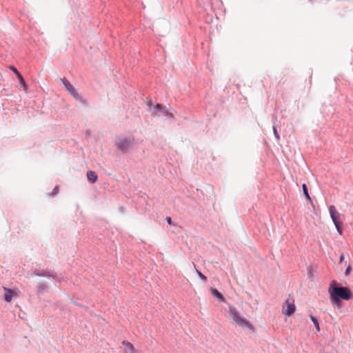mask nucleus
Returning <instances> with one entry per match:
<instances>
[{"label":"nucleus","instance_id":"obj_11","mask_svg":"<svg viewBox=\"0 0 353 353\" xmlns=\"http://www.w3.org/2000/svg\"><path fill=\"white\" fill-rule=\"evenodd\" d=\"M17 78L19 79V83L21 85V87L23 88V89L24 90V91L27 92V85H26V83L23 77H22V75L21 74L18 75Z\"/></svg>","mask_w":353,"mask_h":353},{"label":"nucleus","instance_id":"obj_23","mask_svg":"<svg viewBox=\"0 0 353 353\" xmlns=\"http://www.w3.org/2000/svg\"><path fill=\"white\" fill-rule=\"evenodd\" d=\"M344 259V255L342 254L340 256L339 262L341 263Z\"/></svg>","mask_w":353,"mask_h":353},{"label":"nucleus","instance_id":"obj_9","mask_svg":"<svg viewBox=\"0 0 353 353\" xmlns=\"http://www.w3.org/2000/svg\"><path fill=\"white\" fill-rule=\"evenodd\" d=\"M123 344L125 346L124 353H135V348L131 343L124 341Z\"/></svg>","mask_w":353,"mask_h":353},{"label":"nucleus","instance_id":"obj_19","mask_svg":"<svg viewBox=\"0 0 353 353\" xmlns=\"http://www.w3.org/2000/svg\"><path fill=\"white\" fill-rule=\"evenodd\" d=\"M87 176H97V175L95 174L94 172H93V171H88L87 172Z\"/></svg>","mask_w":353,"mask_h":353},{"label":"nucleus","instance_id":"obj_22","mask_svg":"<svg viewBox=\"0 0 353 353\" xmlns=\"http://www.w3.org/2000/svg\"><path fill=\"white\" fill-rule=\"evenodd\" d=\"M166 220H167V222H168V223L169 225H172V224L171 217H167V218H166Z\"/></svg>","mask_w":353,"mask_h":353},{"label":"nucleus","instance_id":"obj_8","mask_svg":"<svg viewBox=\"0 0 353 353\" xmlns=\"http://www.w3.org/2000/svg\"><path fill=\"white\" fill-rule=\"evenodd\" d=\"M148 105L150 107V112H152V116L154 117H157L158 114H157V112H162V111L164 109V107L159 104V103H157L155 105H152L151 102L148 103Z\"/></svg>","mask_w":353,"mask_h":353},{"label":"nucleus","instance_id":"obj_16","mask_svg":"<svg viewBox=\"0 0 353 353\" xmlns=\"http://www.w3.org/2000/svg\"><path fill=\"white\" fill-rule=\"evenodd\" d=\"M59 186H58V185H57V186L54 188V190H53V191H52V196H55L56 194H58V192H59Z\"/></svg>","mask_w":353,"mask_h":353},{"label":"nucleus","instance_id":"obj_4","mask_svg":"<svg viewBox=\"0 0 353 353\" xmlns=\"http://www.w3.org/2000/svg\"><path fill=\"white\" fill-rule=\"evenodd\" d=\"M132 143L133 139L131 138H121L117 141L118 148L123 152L127 151Z\"/></svg>","mask_w":353,"mask_h":353},{"label":"nucleus","instance_id":"obj_17","mask_svg":"<svg viewBox=\"0 0 353 353\" xmlns=\"http://www.w3.org/2000/svg\"><path fill=\"white\" fill-rule=\"evenodd\" d=\"M10 68L16 74L17 77L21 74V73L17 70V69L15 67L10 66Z\"/></svg>","mask_w":353,"mask_h":353},{"label":"nucleus","instance_id":"obj_2","mask_svg":"<svg viewBox=\"0 0 353 353\" xmlns=\"http://www.w3.org/2000/svg\"><path fill=\"white\" fill-rule=\"evenodd\" d=\"M228 313L230 318L239 327L248 328L250 330H254V327L250 322L243 317L237 309L234 306H229Z\"/></svg>","mask_w":353,"mask_h":353},{"label":"nucleus","instance_id":"obj_14","mask_svg":"<svg viewBox=\"0 0 353 353\" xmlns=\"http://www.w3.org/2000/svg\"><path fill=\"white\" fill-rule=\"evenodd\" d=\"M162 113H163V114L165 117H168V118H170H170H173V117H174L172 113L169 112L168 110H165V108H164V109H163V110L162 111Z\"/></svg>","mask_w":353,"mask_h":353},{"label":"nucleus","instance_id":"obj_3","mask_svg":"<svg viewBox=\"0 0 353 353\" xmlns=\"http://www.w3.org/2000/svg\"><path fill=\"white\" fill-rule=\"evenodd\" d=\"M329 212H330L331 219H332L333 223H334V225H335L337 231L339 232V233L340 234H341L342 229L341 227V223L339 221V216H340L339 213L337 212L336 208L334 205H330L329 207Z\"/></svg>","mask_w":353,"mask_h":353},{"label":"nucleus","instance_id":"obj_5","mask_svg":"<svg viewBox=\"0 0 353 353\" xmlns=\"http://www.w3.org/2000/svg\"><path fill=\"white\" fill-rule=\"evenodd\" d=\"M286 309L285 310V305L283 307V312L287 316H292L296 310V306L294 305V301L293 299L288 298L286 301Z\"/></svg>","mask_w":353,"mask_h":353},{"label":"nucleus","instance_id":"obj_1","mask_svg":"<svg viewBox=\"0 0 353 353\" xmlns=\"http://www.w3.org/2000/svg\"><path fill=\"white\" fill-rule=\"evenodd\" d=\"M336 281H332L328 289V292L330 296V301L332 304L337 306L341 305L340 299L343 300H350L353 297V293L351 290L346 287H336L335 286Z\"/></svg>","mask_w":353,"mask_h":353},{"label":"nucleus","instance_id":"obj_13","mask_svg":"<svg viewBox=\"0 0 353 353\" xmlns=\"http://www.w3.org/2000/svg\"><path fill=\"white\" fill-rule=\"evenodd\" d=\"M310 319L312 321V322L314 323V325H315L317 332H319L320 327H319V324L317 319L312 315H310Z\"/></svg>","mask_w":353,"mask_h":353},{"label":"nucleus","instance_id":"obj_21","mask_svg":"<svg viewBox=\"0 0 353 353\" xmlns=\"http://www.w3.org/2000/svg\"><path fill=\"white\" fill-rule=\"evenodd\" d=\"M97 178H88L89 181L91 183H94L97 181Z\"/></svg>","mask_w":353,"mask_h":353},{"label":"nucleus","instance_id":"obj_7","mask_svg":"<svg viewBox=\"0 0 353 353\" xmlns=\"http://www.w3.org/2000/svg\"><path fill=\"white\" fill-rule=\"evenodd\" d=\"M5 290V300L7 302H10L14 296H18L20 292L18 289H8L4 288Z\"/></svg>","mask_w":353,"mask_h":353},{"label":"nucleus","instance_id":"obj_15","mask_svg":"<svg viewBox=\"0 0 353 353\" xmlns=\"http://www.w3.org/2000/svg\"><path fill=\"white\" fill-rule=\"evenodd\" d=\"M196 273L198 274V276L204 281H205L207 280V277L203 275L200 271H199L198 270H196Z\"/></svg>","mask_w":353,"mask_h":353},{"label":"nucleus","instance_id":"obj_20","mask_svg":"<svg viewBox=\"0 0 353 353\" xmlns=\"http://www.w3.org/2000/svg\"><path fill=\"white\" fill-rule=\"evenodd\" d=\"M350 272H351V267H350V266H348V267L346 268V270H345V274L346 276H347V275H349V274H350Z\"/></svg>","mask_w":353,"mask_h":353},{"label":"nucleus","instance_id":"obj_6","mask_svg":"<svg viewBox=\"0 0 353 353\" xmlns=\"http://www.w3.org/2000/svg\"><path fill=\"white\" fill-rule=\"evenodd\" d=\"M63 83L65 89L70 93V94L76 99H80V96L73 85L65 78L62 79Z\"/></svg>","mask_w":353,"mask_h":353},{"label":"nucleus","instance_id":"obj_18","mask_svg":"<svg viewBox=\"0 0 353 353\" xmlns=\"http://www.w3.org/2000/svg\"><path fill=\"white\" fill-rule=\"evenodd\" d=\"M273 131H274V134L277 140H279L280 139V137H279V134L276 130V128L275 127L273 128Z\"/></svg>","mask_w":353,"mask_h":353},{"label":"nucleus","instance_id":"obj_12","mask_svg":"<svg viewBox=\"0 0 353 353\" xmlns=\"http://www.w3.org/2000/svg\"><path fill=\"white\" fill-rule=\"evenodd\" d=\"M302 188H303V193H304V195L305 196V198L308 200V201H311V198L309 195V193H308V191H307V185L305 183H303L302 185Z\"/></svg>","mask_w":353,"mask_h":353},{"label":"nucleus","instance_id":"obj_10","mask_svg":"<svg viewBox=\"0 0 353 353\" xmlns=\"http://www.w3.org/2000/svg\"><path fill=\"white\" fill-rule=\"evenodd\" d=\"M211 294L216 298H217L219 301H224V296L222 295V294L218 291V290L215 288H212L210 290Z\"/></svg>","mask_w":353,"mask_h":353}]
</instances>
